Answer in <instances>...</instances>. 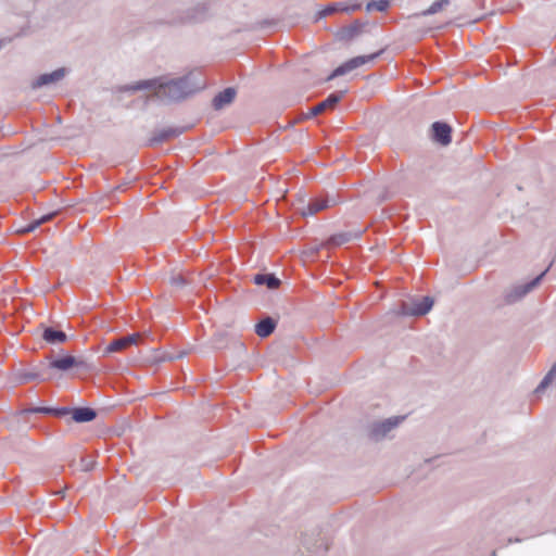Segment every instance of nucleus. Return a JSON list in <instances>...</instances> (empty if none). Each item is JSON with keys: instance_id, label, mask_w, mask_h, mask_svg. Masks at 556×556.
Listing matches in <instances>:
<instances>
[{"instance_id": "bb28decb", "label": "nucleus", "mask_w": 556, "mask_h": 556, "mask_svg": "<svg viewBox=\"0 0 556 556\" xmlns=\"http://www.w3.org/2000/svg\"><path fill=\"white\" fill-rule=\"evenodd\" d=\"M555 376L547 371V374L544 376V378L541 380L539 386L535 389V393L543 392L554 380Z\"/></svg>"}, {"instance_id": "c9c22d12", "label": "nucleus", "mask_w": 556, "mask_h": 556, "mask_svg": "<svg viewBox=\"0 0 556 556\" xmlns=\"http://www.w3.org/2000/svg\"><path fill=\"white\" fill-rule=\"evenodd\" d=\"M515 542H521V539L515 538V539H509L508 540V543H515Z\"/></svg>"}, {"instance_id": "cd10ccee", "label": "nucleus", "mask_w": 556, "mask_h": 556, "mask_svg": "<svg viewBox=\"0 0 556 556\" xmlns=\"http://www.w3.org/2000/svg\"><path fill=\"white\" fill-rule=\"evenodd\" d=\"M40 220L38 219H34L33 222H30L28 225H26L24 228H22L20 230L21 233L25 235V233H29V232H33L34 230H36L38 227H40Z\"/></svg>"}, {"instance_id": "39448f33", "label": "nucleus", "mask_w": 556, "mask_h": 556, "mask_svg": "<svg viewBox=\"0 0 556 556\" xmlns=\"http://www.w3.org/2000/svg\"><path fill=\"white\" fill-rule=\"evenodd\" d=\"M46 358L50 361L48 365L49 368L56 369L62 372H67L75 368L85 370L90 369V365L84 358L68 354L61 355L58 357H52L51 355H48Z\"/></svg>"}, {"instance_id": "ddd939ff", "label": "nucleus", "mask_w": 556, "mask_h": 556, "mask_svg": "<svg viewBox=\"0 0 556 556\" xmlns=\"http://www.w3.org/2000/svg\"><path fill=\"white\" fill-rule=\"evenodd\" d=\"M364 229L349 230L330 236L327 241V247H339L353 240L359 239Z\"/></svg>"}, {"instance_id": "5701e85b", "label": "nucleus", "mask_w": 556, "mask_h": 556, "mask_svg": "<svg viewBox=\"0 0 556 556\" xmlns=\"http://www.w3.org/2000/svg\"><path fill=\"white\" fill-rule=\"evenodd\" d=\"M302 544L309 553L320 551L321 556H324L325 553L328 551V546L324 543V541L316 540L314 543H311L306 535L303 538Z\"/></svg>"}, {"instance_id": "7ed1b4c3", "label": "nucleus", "mask_w": 556, "mask_h": 556, "mask_svg": "<svg viewBox=\"0 0 556 556\" xmlns=\"http://www.w3.org/2000/svg\"><path fill=\"white\" fill-rule=\"evenodd\" d=\"M434 304L433 298L425 295L421 298H412L407 301H401L399 304V314L403 316L420 317L428 314Z\"/></svg>"}, {"instance_id": "f8f14e48", "label": "nucleus", "mask_w": 556, "mask_h": 556, "mask_svg": "<svg viewBox=\"0 0 556 556\" xmlns=\"http://www.w3.org/2000/svg\"><path fill=\"white\" fill-rule=\"evenodd\" d=\"M66 409L67 415H71L72 420L77 424L90 422L98 416L97 410L88 406L66 407Z\"/></svg>"}, {"instance_id": "20e7f679", "label": "nucleus", "mask_w": 556, "mask_h": 556, "mask_svg": "<svg viewBox=\"0 0 556 556\" xmlns=\"http://www.w3.org/2000/svg\"><path fill=\"white\" fill-rule=\"evenodd\" d=\"M405 417L394 416L380 421H374L367 426V437L374 442L384 440L388 434L395 429Z\"/></svg>"}, {"instance_id": "9d476101", "label": "nucleus", "mask_w": 556, "mask_h": 556, "mask_svg": "<svg viewBox=\"0 0 556 556\" xmlns=\"http://www.w3.org/2000/svg\"><path fill=\"white\" fill-rule=\"evenodd\" d=\"M431 139L441 144L448 146L452 141V127L445 122L437 121L431 125Z\"/></svg>"}, {"instance_id": "4be33fe9", "label": "nucleus", "mask_w": 556, "mask_h": 556, "mask_svg": "<svg viewBox=\"0 0 556 556\" xmlns=\"http://www.w3.org/2000/svg\"><path fill=\"white\" fill-rule=\"evenodd\" d=\"M342 9H343V3H341V2L329 3L324 9L319 10L316 13L314 22L317 23L318 21H320L321 18H324L328 15L334 14L337 12H342Z\"/></svg>"}, {"instance_id": "72a5a7b5", "label": "nucleus", "mask_w": 556, "mask_h": 556, "mask_svg": "<svg viewBox=\"0 0 556 556\" xmlns=\"http://www.w3.org/2000/svg\"><path fill=\"white\" fill-rule=\"evenodd\" d=\"M361 7L362 5L359 3L353 4V5H345V4H343L342 12H354V11L359 10Z\"/></svg>"}, {"instance_id": "9b49d317", "label": "nucleus", "mask_w": 556, "mask_h": 556, "mask_svg": "<svg viewBox=\"0 0 556 556\" xmlns=\"http://www.w3.org/2000/svg\"><path fill=\"white\" fill-rule=\"evenodd\" d=\"M68 73V68L59 67L51 73L40 74L36 79L31 81L33 89H40L42 87L55 84L62 80Z\"/></svg>"}, {"instance_id": "4468645a", "label": "nucleus", "mask_w": 556, "mask_h": 556, "mask_svg": "<svg viewBox=\"0 0 556 556\" xmlns=\"http://www.w3.org/2000/svg\"><path fill=\"white\" fill-rule=\"evenodd\" d=\"M182 131L184 128L179 127H168L165 129L155 130L149 140V146L153 147L166 142L173 138L178 137L180 134H182Z\"/></svg>"}, {"instance_id": "473e14b6", "label": "nucleus", "mask_w": 556, "mask_h": 556, "mask_svg": "<svg viewBox=\"0 0 556 556\" xmlns=\"http://www.w3.org/2000/svg\"><path fill=\"white\" fill-rule=\"evenodd\" d=\"M23 35V33H17L15 36L13 37H4V38H1L0 39V50L8 43H10L14 38H17V37H21Z\"/></svg>"}, {"instance_id": "7c9ffc66", "label": "nucleus", "mask_w": 556, "mask_h": 556, "mask_svg": "<svg viewBox=\"0 0 556 556\" xmlns=\"http://www.w3.org/2000/svg\"><path fill=\"white\" fill-rule=\"evenodd\" d=\"M58 213H59L58 211H53V212L42 215L40 218H37V219L40 220V225H42L47 222L52 220L58 215Z\"/></svg>"}, {"instance_id": "f3484780", "label": "nucleus", "mask_w": 556, "mask_h": 556, "mask_svg": "<svg viewBox=\"0 0 556 556\" xmlns=\"http://www.w3.org/2000/svg\"><path fill=\"white\" fill-rule=\"evenodd\" d=\"M365 23H362L359 20H355L351 25L342 27L337 33V38L340 41H351L363 33V28L365 27Z\"/></svg>"}, {"instance_id": "0eeeda50", "label": "nucleus", "mask_w": 556, "mask_h": 556, "mask_svg": "<svg viewBox=\"0 0 556 556\" xmlns=\"http://www.w3.org/2000/svg\"><path fill=\"white\" fill-rule=\"evenodd\" d=\"M210 7L207 3H199L182 12L178 18H173L168 23L173 25H187L202 23L208 17Z\"/></svg>"}, {"instance_id": "c756f323", "label": "nucleus", "mask_w": 556, "mask_h": 556, "mask_svg": "<svg viewBox=\"0 0 556 556\" xmlns=\"http://www.w3.org/2000/svg\"><path fill=\"white\" fill-rule=\"evenodd\" d=\"M170 282L173 286L180 287V288L188 285V280L182 275H177V276L172 277Z\"/></svg>"}, {"instance_id": "1a4fd4ad", "label": "nucleus", "mask_w": 556, "mask_h": 556, "mask_svg": "<svg viewBox=\"0 0 556 556\" xmlns=\"http://www.w3.org/2000/svg\"><path fill=\"white\" fill-rule=\"evenodd\" d=\"M345 92V90H340L330 93L325 100L309 108L308 113L304 115V118H311L334 109V106L342 100Z\"/></svg>"}, {"instance_id": "393cba45", "label": "nucleus", "mask_w": 556, "mask_h": 556, "mask_svg": "<svg viewBox=\"0 0 556 556\" xmlns=\"http://www.w3.org/2000/svg\"><path fill=\"white\" fill-rule=\"evenodd\" d=\"M390 0H372L366 4V11L386 12L390 7Z\"/></svg>"}, {"instance_id": "aec40b11", "label": "nucleus", "mask_w": 556, "mask_h": 556, "mask_svg": "<svg viewBox=\"0 0 556 556\" xmlns=\"http://www.w3.org/2000/svg\"><path fill=\"white\" fill-rule=\"evenodd\" d=\"M66 407H50V406H30L24 410L27 414H42L58 418L67 416Z\"/></svg>"}, {"instance_id": "6e6552de", "label": "nucleus", "mask_w": 556, "mask_h": 556, "mask_svg": "<svg viewBox=\"0 0 556 556\" xmlns=\"http://www.w3.org/2000/svg\"><path fill=\"white\" fill-rule=\"evenodd\" d=\"M300 202L301 206L298 207V212L304 217L313 216L336 204L334 198H330L328 194L312 198L306 204L304 199H301Z\"/></svg>"}, {"instance_id": "b1692460", "label": "nucleus", "mask_w": 556, "mask_h": 556, "mask_svg": "<svg viewBox=\"0 0 556 556\" xmlns=\"http://www.w3.org/2000/svg\"><path fill=\"white\" fill-rule=\"evenodd\" d=\"M450 0H437L427 10L420 13L421 16L434 15L450 4Z\"/></svg>"}, {"instance_id": "c85d7f7f", "label": "nucleus", "mask_w": 556, "mask_h": 556, "mask_svg": "<svg viewBox=\"0 0 556 556\" xmlns=\"http://www.w3.org/2000/svg\"><path fill=\"white\" fill-rule=\"evenodd\" d=\"M80 463L84 471L92 470L96 465V462L90 459L88 456H83Z\"/></svg>"}, {"instance_id": "f03ea898", "label": "nucleus", "mask_w": 556, "mask_h": 556, "mask_svg": "<svg viewBox=\"0 0 556 556\" xmlns=\"http://www.w3.org/2000/svg\"><path fill=\"white\" fill-rule=\"evenodd\" d=\"M552 265H553V262L549 263V265L541 274H539L536 277H534L530 281L522 283V285L513 286L511 288L505 290L504 295H503L504 304L505 305L515 304V303L519 302L520 300H522L527 294H529L535 288H538L541 285V282L543 281L545 275L547 274V271L549 270Z\"/></svg>"}, {"instance_id": "6ab92c4d", "label": "nucleus", "mask_w": 556, "mask_h": 556, "mask_svg": "<svg viewBox=\"0 0 556 556\" xmlns=\"http://www.w3.org/2000/svg\"><path fill=\"white\" fill-rule=\"evenodd\" d=\"M257 286H266L269 290H276L281 285V280L274 273H258L253 277Z\"/></svg>"}, {"instance_id": "423d86ee", "label": "nucleus", "mask_w": 556, "mask_h": 556, "mask_svg": "<svg viewBox=\"0 0 556 556\" xmlns=\"http://www.w3.org/2000/svg\"><path fill=\"white\" fill-rule=\"evenodd\" d=\"M383 51L384 50L381 49L378 52L371 53L369 55H358V56L348 60L346 62H344L341 65H339L338 67H336L330 73V75L327 77V80L329 81L337 77L343 76V75L348 74L349 72H351L368 62L376 60L383 53Z\"/></svg>"}, {"instance_id": "412c9836", "label": "nucleus", "mask_w": 556, "mask_h": 556, "mask_svg": "<svg viewBox=\"0 0 556 556\" xmlns=\"http://www.w3.org/2000/svg\"><path fill=\"white\" fill-rule=\"evenodd\" d=\"M16 380L18 383H27L30 381H46L47 378L38 368H33L31 370H18L15 374Z\"/></svg>"}, {"instance_id": "2eb2a0df", "label": "nucleus", "mask_w": 556, "mask_h": 556, "mask_svg": "<svg viewBox=\"0 0 556 556\" xmlns=\"http://www.w3.org/2000/svg\"><path fill=\"white\" fill-rule=\"evenodd\" d=\"M237 96V90L233 87H227L219 91L212 100L214 110L219 111L225 106L231 104Z\"/></svg>"}, {"instance_id": "a211bd4d", "label": "nucleus", "mask_w": 556, "mask_h": 556, "mask_svg": "<svg viewBox=\"0 0 556 556\" xmlns=\"http://www.w3.org/2000/svg\"><path fill=\"white\" fill-rule=\"evenodd\" d=\"M276 327L277 320L271 316L265 315L256 323L254 330L260 338H267L275 331Z\"/></svg>"}, {"instance_id": "2f4dec72", "label": "nucleus", "mask_w": 556, "mask_h": 556, "mask_svg": "<svg viewBox=\"0 0 556 556\" xmlns=\"http://www.w3.org/2000/svg\"><path fill=\"white\" fill-rule=\"evenodd\" d=\"M124 342H125V345L126 348L132 345V344H136L137 343V340H138V337L137 334H128V336H125V337H122Z\"/></svg>"}, {"instance_id": "dca6fc26", "label": "nucleus", "mask_w": 556, "mask_h": 556, "mask_svg": "<svg viewBox=\"0 0 556 556\" xmlns=\"http://www.w3.org/2000/svg\"><path fill=\"white\" fill-rule=\"evenodd\" d=\"M41 328H42L41 338L47 343L60 344V343H64L67 341L68 337L63 330H61L56 327H53V326H45V325H41Z\"/></svg>"}, {"instance_id": "a878e982", "label": "nucleus", "mask_w": 556, "mask_h": 556, "mask_svg": "<svg viewBox=\"0 0 556 556\" xmlns=\"http://www.w3.org/2000/svg\"><path fill=\"white\" fill-rule=\"evenodd\" d=\"M126 349V345H125V342L123 340V338H116L114 340H112L106 346H105V350H104V354H111V353H115V352H121L123 350Z\"/></svg>"}, {"instance_id": "f257e3e1", "label": "nucleus", "mask_w": 556, "mask_h": 556, "mask_svg": "<svg viewBox=\"0 0 556 556\" xmlns=\"http://www.w3.org/2000/svg\"><path fill=\"white\" fill-rule=\"evenodd\" d=\"M204 80L195 73H189L182 77L165 80L163 77L139 80L135 84L124 85L118 88L121 92H136L152 90L148 100H160L162 102H178L188 96L204 88Z\"/></svg>"}, {"instance_id": "f704fd0d", "label": "nucleus", "mask_w": 556, "mask_h": 556, "mask_svg": "<svg viewBox=\"0 0 556 556\" xmlns=\"http://www.w3.org/2000/svg\"><path fill=\"white\" fill-rule=\"evenodd\" d=\"M552 375L556 377V362L552 365L551 369L548 370Z\"/></svg>"}]
</instances>
